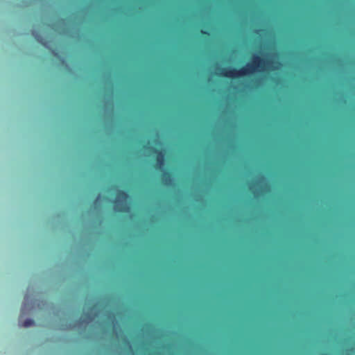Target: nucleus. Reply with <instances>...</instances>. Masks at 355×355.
Segmentation results:
<instances>
[{
	"label": "nucleus",
	"mask_w": 355,
	"mask_h": 355,
	"mask_svg": "<svg viewBox=\"0 0 355 355\" xmlns=\"http://www.w3.org/2000/svg\"><path fill=\"white\" fill-rule=\"evenodd\" d=\"M271 61L266 60L258 55L252 58V61L245 66L237 69L236 68H223L220 76L228 78H240L250 76L255 73H262L270 66Z\"/></svg>",
	"instance_id": "1"
},
{
	"label": "nucleus",
	"mask_w": 355,
	"mask_h": 355,
	"mask_svg": "<svg viewBox=\"0 0 355 355\" xmlns=\"http://www.w3.org/2000/svg\"><path fill=\"white\" fill-rule=\"evenodd\" d=\"M151 151L156 154V165L155 166V168L158 169L162 168L164 165V153L163 150L152 148Z\"/></svg>",
	"instance_id": "2"
},
{
	"label": "nucleus",
	"mask_w": 355,
	"mask_h": 355,
	"mask_svg": "<svg viewBox=\"0 0 355 355\" xmlns=\"http://www.w3.org/2000/svg\"><path fill=\"white\" fill-rule=\"evenodd\" d=\"M128 198V193L123 190H119L116 193V197L115 199V203H119L121 200H125Z\"/></svg>",
	"instance_id": "3"
},
{
	"label": "nucleus",
	"mask_w": 355,
	"mask_h": 355,
	"mask_svg": "<svg viewBox=\"0 0 355 355\" xmlns=\"http://www.w3.org/2000/svg\"><path fill=\"white\" fill-rule=\"evenodd\" d=\"M162 180L164 184L168 185L171 182V175L169 172H164L162 175Z\"/></svg>",
	"instance_id": "4"
},
{
	"label": "nucleus",
	"mask_w": 355,
	"mask_h": 355,
	"mask_svg": "<svg viewBox=\"0 0 355 355\" xmlns=\"http://www.w3.org/2000/svg\"><path fill=\"white\" fill-rule=\"evenodd\" d=\"M32 35L35 37V40L41 43L44 46H46V42L45 40L36 31H33Z\"/></svg>",
	"instance_id": "5"
},
{
	"label": "nucleus",
	"mask_w": 355,
	"mask_h": 355,
	"mask_svg": "<svg viewBox=\"0 0 355 355\" xmlns=\"http://www.w3.org/2000/svg\"><path fill=\"white\" fill-rule=\"evenodd\" d=\"M35 324V322L32 319H26L23 323H22V326L23 327H30V326H32Z\"/></svg>",
	"instance_id": "6"
},
{
	"label": "nucleus",
	"mask_w": 355,
	"mask_h": 355,
	"mask_svg": "<svg viewBox=\"0 0 355 355\" xmlns=\"http://www.w3.org/2000/svg\"><path fill=\"white\" fill-rule=\"evenodd\" d=\"M200 33H201V34H202V35H204V36H205V37H208V36H209V35H210L209 32V31H203V30H202Z\"/></svg>",
	"instance_id": "7"
},
{
	"label": "nucleus",
	"mask_w": 355,
	"mask_h": 355,
	"mask_svg": "<svg viewBox=\"0 0 355 355\" xmlns=\"http://www.w3.org/2000/svg\"><path fill=\"white\" fill-rule=\"evenodd\" d=\"M86 319L88 320L87 321V322H89V321L92 320V317L89 314H87Z\"/></svg>",
	"instance_id": "8"
},
{
	"label": "nucleus",
	"mask_w": 355,
	"mask_h": 355,
	"mask_svg": "<svg viewBox=\"0 0 355 355\" xmlns=\"http://www.w3.org/2000/svg\"><path fill=\"white\" fill-rule=\"evenodd\" d=\"M99 197H100V196L98 195V196H97L96 201L99 198Z\"/></svg>",
	"instance_id": "9"
}]
</instances>
